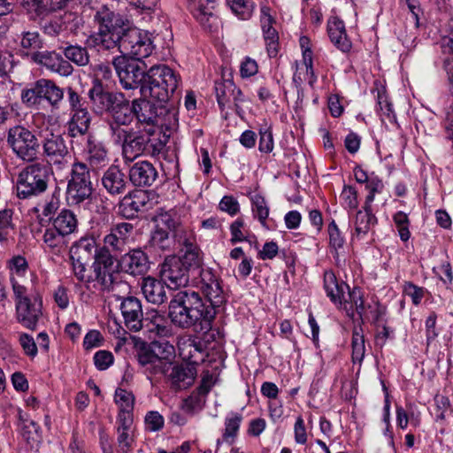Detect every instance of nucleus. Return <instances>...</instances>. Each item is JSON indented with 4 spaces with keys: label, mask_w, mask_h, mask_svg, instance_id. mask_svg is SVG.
<instances>
[{
    "label": "nucleus",
    "mask_w": 453,
    "mask_h": 453,
    "mask_svg": "<svg viewBox=\"0 0 453 453\" xmlns=\"http://www.w3.org/2000/svg\"><path fill=\"white\" fill-rule=\"evenodd\" d=\"M206 307L201 296L196 291H179L171 299L168 305V317L178 328H195L205 319V314L213 311Z\"/></svg>",
    "instance_id": "obj_1"
},
{
    "label": "nucleus",
    "mask_w": 453,
    "mask_h": 453,
    "mask_svg": "<svg viewBox=\"0 0 453 453\" xmlns=\"http://www.w3.org/2000/svg\"><path fill=\"white\" fill-rule=\"evenodd\" d=\"M98 31L89 37V42L98 50H111L128 29L129 21L105 5L98 8L94 14Z\"/></svg>",
    "instance_id": "obj_2"
},
{
    "label": "nucleus",
    "mask_w": 453,
    "mask_h": 453,
    "mask_svg": "<svg viewBox=\"0 0 453 453\" xmlns=\"http://www.w3.org/2000/svg\"><path fill=\"white\" fill-rule=\"evenodd\" d=\"M179 83L180 76L172 68L165 65H155L147 71L141 94L165 104L173 95Z\"/></svg>",
    "instance_id": "obj_3"
},
{
    "label": "nucleus",
    "mask_w": 453,
    "mask_h": 453,
    "mask_svg": "<svg viewBox=\"0 0 453 453\" xmlns=\"http://www.w3.org/2000/svg\"><path fill=\"white\" fill-rule=\"evenodd\" d=\"M167 137L164 135V140H161L153 127L134 130L121 148L123 158L126 162H133L142 155L157 157L164 152Z\"/></svg>",
    "instance_id": "obj_4"
},
{
    "label": "nucleus",
    "mask_w": 453,
    "mask_h": 453,
    "mask_svg": "<svg viewBox=\"0 0 453 453\" xmlns=\"http://www.w3.org/2000/svg\"><path fill=\"white\" fill-rule=\"evenodd\" d=\"M134 119L140 123L152 126L173 127L176 125L177 112L175 109L168 108L165 104L156 105L147 97L134 99L132 101Z\"/></svg>",
    "instance_id": "obj_5"
},
{
    "label": "nucleus",
    "mask_w": 453,
    "mask_h": 453,
    "mask_svg": "<svg viewBox=\"0 0 453 453\" xmlns=\"http://www.w3.org/2000/svg\"><path fill=\"white\" fill-rule=\"evenodd\" d=\"M48 188V174L45 165L35 163L26 166L18 175L17 196L27 199L39 196Z\"/></svg>",
    "instance_id": "obj_6"
},
{
    "label": "nucleus",
    "mask_w": 453,
    "mask_h": 453,
    "mask_svg": "<svg viewBox=\"0 0 453 453\" xmlns=\"http://www.w3.org/2000/svg\"><path fill=\"white\" fill-rule=\"evenodd\" d=\"M93 192L94 188L88 165L84 162L73 163L67 183V200L72 204L77 205L90 199Z\"/></svg>",
    "instance_id": "obj_7"
},
{
    "label": "nucleus",
    "mask_w": 453,
    "mask_h": 453,
    "mask_svg": "<svg viewBox=\"0 0 453 453\" xmlns=\"http://www.w3.org/2000/svg\"><path fill=\"white\" fill-rule=\"evenodd\" d=\"M63 96V89L48 79H39L21 91L22 103L29 107L46 100L53 108L58 109Z\"/></svg>",
    "instance_id": "obj_8"
},
{
    "label": "nucleus",
    "mask_w": 453,
    "mask_h": 453,
    "mask_svg": "<svg viewBox=\"0 0 453 453\" xmlns=\"http://www.w3.org/2000/svg\"><path fill=\"white\" fill-rule=\"evenodd\" d=\"M7 142L21 160L34 162L37 158L40 142L28 128L19 125L11 127L8 131Z\"/></svg>",
    "instance_id": "obj_9"
},
{
    "label": "nucleus",
    "mask_w": 453,
    "mask_h": 453,
    "mask_svg": "<svg viewBox=\"0 0 453 453\" xmlns=\"http://www.w3.org/2000/svg\"><path fill=\"white\" fill-rule=\"evenodd\" d=\"M115 49L121 56L128 55L129 58L142 60L152 53L154 46L148 33L129 26Z\"/></svg>",
    "instance_id": "obj_10"
},
{
    "label": "nucleus",
    "mask_w": 453,
    "mask_h": 453,
    "mask_svg": "<svg viewBox=\"0 0 453 453\" xmlns=\"http://www.w3.org/2000/svg\"><path fill=\"white\" fill-rule=\"evenodd\" d=\"M112 65L124 89L141 88L142 83L145 82L147 77L146 66L140 59L118 56L112 59Z\"/></svg>",
    "instance_id": "obj_11"
},
{
    "label": "nucleus",
    "mask_w": 453,
    "mask_h": 453,
    "mask_svg": "<svg viewBox=\"0 0 453 453\" xmlns=\"http://www.w3.org/2000/svg\"><path fill=\"white\" fill-rule=\"evenodd\" d=\"M160 277L169 288L175 289L186 287L192 276L184 267L180 257L172 256L167 257L161 265Z\"/></svg>",
    "instance_id": "obj_12"
},
{
    "label": "nucleus",
    "mask_w": 453,
    "mask_h": 453,
    "mask_svg": "<svg viewBox=\"0 0 453 453\" xmlns=\"http://www.w3.org/2000/svg\"><path fill=\"white\" fill-rule=\"evenodd\" d=\"M17 321L24 327L35 331L42 316V300L39 296L29 300L17 302L15 305Z\"/></svg>",
    "instance_id": "obj_13"
},
{
    "label": "nucleus",
    "mask_w": 453,
    "mask_h": 453,
    "mask_svg": "<svg viewBox=\"0 0 453 453\" xmlns=\"http://www.w3.org/2000/svg\"><path fill=\"white\" fill-rule=\"evenodd\" d=\"M120 272L132 276L144 275L150 269L148 255L141 249H128L117 260Z\"/></svg>",
    "instance_id": "obj_14"
},
{
    "label": "nucleus",
    "mask_w": 453,
    "mask_h": 453,
    "mask_svg": "<svg viewBox=\"0 0 453 453\" xmlns=\"http://www.w3.org/2000/svg\"><path fill=\"white\" fill-rule=\"evenodd\" d=\"M42 149L50 164L61 165L70 157L66 140L61 134H49L42 142Z\"/></svg>",
    "instance_id": "obj_15"
},
{
    "label": "nucleus",
    "mask_w": 453,
    "mask_h": 453,
    "mask_svg": "<svg viewBox=\"0 0 453 453\" xmlns=\"http://www.w3.org/2000/svg\"><path fill=\"white\" fill-rule=\"evenodd\" d=\"M150 198L143 190H134L127 194L118 203V214L127 219H133L143 211Z\"/></svg>",
    "instance_id": "obj_16"
},
{
    "label": "nucleus",
    "mask_w": 453,
    "mask_h": 453,
    "mask_svg": "<svg viewBox=\"0 0 453 453\" xmlns=\"http://www.w3.org/2000/svg\"><path fill=\"white\" fill-rule=\"evenodd\" d=\"M121 92H111L104 88L99 79H93L88 96L94 110L98 113L108 112Z\"/></svg>",
    "instance_id": "obj_17"
},
{
    "label": "nucleus",
    "mask_w": 453,
    "mask_h": 453,
    "mask_svg": "<svg viewBox=\"0 0 453 453\" xmlns=\"http://www.w3.org/2000/svg\"><path fill=\"white\" fill-rule=\"evenodd\" d=\"M135 357L148 377L167 375L165 365L153 354L147 342H142L136 345Z\"/></svg>",
    "instance_id": "obj_18"
},
{
    "label": "nucleus",
    "mask_w": 453,
    "mask_h": 453,
    "mask_svg": "<svg viewBox=\"0 0 453 453\" xmlns=\"http://www.w3.org/2000/svg\"><path fill=\"white\" fill-rule=\"evenodd\" d=\"M120 310L126 327L133 332H138L143 326V311L141 301L134 296L123 299Z\"/></svg>",
    "instance_id": "obj_19"
},
{
    "label": "nucleus",
    "mask_w": 453,
    "mask_h": 453,
    "mask_svg": "<svg viewBox=\"0 0 453 453\" xmlns=\"http://www.w3.org/2000/svg\"><path fill=\"white\" fill-rule=\"evenodd\" d=\"M180 356L190 365H198L204 360L206 349L197 336L188 335L178 341Z\"/></svg>",
    "instance_id": "obj_20"
},
{
    "label": "nucleus",
    "mask_w": 453,
    "mask_h": 453,
    "mask_svg": "<svg viewBox=\"0 0 453 453\" xmlns=\"http://www.w3.org/2000/svg\"><path fill=\"white\" fill-rule=\"evenodd\" d=\"M188 7L195 19L205 30L211 31L218 18L213 13L215 0H188Z\"/></svg>",
    "instance_id": "obj_21"
},
{
    "label": "nucleus",
    "mask_w": 453,
    "mask_h": 453,
    "mask_svg": "<svg viewBox=\"0 0 453 453\" xmlns=\"http://www.w3.org/2000/svg\"><path fill=\"white\" fill-rule=\"evenodd\" d=\"M170 373L167 379L170 381L171 388L175 390H183L191 387L196 377V368L188 365H175L171 364Z\"/></svg>",
    "instance_id": "obj_22"
},
{
    "label": "nucleus",
    "mask_w": 453,
    "mask_h": 453,
    "mask_svg": "<svg viewBox=\"0 0 453 453\" xmlns=\"http://www.w3.org/2000/svg\"><path fill=\"white\" fill-rule=\"evenodd\" d=\"M158 173L149 161L142 160L134 163L129 168L128 177L135 187H150L157 180Z\"/></svg>",
    "instance_id": "obj_23"
},
{
    "label": "nucleus",
    "mask_w": 453,
    "mask_h": 453,
    "mask_svg": "<svg viewBox=\"0 0 453 453\" xmlns=\"http://www.w3.org/2000/svg\"><path fill=\"white\" fill-rule=\"evenodd\" d=\"M88 167L93 170L100 169L109 164L108 150L102 142L89 135L84 150Z\"/></svg>",
    "instance_id": "obj_24"
},
{
    "label": "nucleus",
    "mask_w": 453,
    "mask_h": 453,
    "mask_svg": "<svg viewBox=\"0 0 453 453\" xmlns=\"http://www.w3.org/2000/svg\"><path fill=\"white\" fill-rule=\"evenodd\" d=\"M101 181L104 188L111 196L124 194L127 187V176L118 165H111L104 173Z\"/></svg>",
    "instance_id": "obj_25"
},
{
    "label": "nucleus",
    "mask_w": 453,
    "mask_h": 453,
    "mask_svg": "<svg viewBox=\"0 0 453 453\" xmlns=\"http://www.w3.org/2000/svg\"><path fill=\"white\" fill-rule=\"evenodd\" d=\"M115 256L102 246L99 247L94 257L93 269L96 280L102 285L106 286L108 280L111 282V273L109 271L116 260Z\"/></svg>",
    "instance_id": "obj_26"
},
{
    "label": "nucleus",
    "mask_w": 453,
    "mask_h": 453,
    "mask_svg": "<svg viewBox=\"0 0 453 453\" xmlns=\"http://www.w3.org/2000/svg\"><path fill=\"white\" fill-rule=\"evenodd\" d=\"M156 223L157 226L172 233L173 238L178 243L187 242V238L193 234L181 225L176 214H173L169 211L159 214L156 218Z\"/></svg>",
    "instance_id": "obj_27"
},
{
    "label": "nucleus",
    "mask_w": 453,
    "mask_h": 453,
    "mask_svg": "<svg viewBox=\"0 0 453 453\" xmlns=\"http://www.w3.org/2000/svg\"><path fill=\"white\" fill-rule=\"evenodd\" d=\"M193 234L187 238V242H179L184 246L185 251L182 257H179L184 267L194 278L197 277L198 273L202 270V257L199 248L195 244Z\"/></svg>",
    "instance_id": "obj_28"
},
{
    "label": "nucleus",
    "mask_w": 453,
    "mask_h": 453,
    "mask_svg": "<svg viewBox=\"0 0 453 453\" xmlns=\"http://www.w3.org/2000/svg\"><path fill=\"white\" fill-rule=\"evenodd\" d=\"M167 288H169L162 279L159 280L152 277H147L142 280V292L146 300L153 304L160 305L167 301Z\"/></svg>",
    "instance_id": "obj_29"
},
{
    "label": "nucleus",
    "mask_w": 453,
    "mask_h": 453,
    "mask_svg": "<svg viewBox=\"0 0 453 453\" xmlns=\"http://www.w3.org/2000/svg\"><path fill=\"white\" fill-rule=\"evenodd\" d=\"M327 33L334 45L342 52H348L351 49V42L346 34L345 25L337 17H332L327 22Z\"/></svg>",
    "instance_id": "obj_30"
},
{
    "label": "nucleus",
    "mask_w": 453,
    "mask_h": 453,
    "mask_svg": "<svg viewBox=\"0 0 453 453\" xmlns=\"http://www.w3.org/2000/svg\"><path fill=\"white\" fill-rule=\"evenodd\" d=\"M107 113L111 117L109 122L111 123L131 125L134 119L132 102L126 98L123 93L115 101Z\"/></svg>",
    "instance_id": "obj_31"
},
{
    "label": "nucleus",
    "mask_w": 453,
    "mask_h": 453,
    "mask_svg": "<svg viewBox=\"0 0 453 453\" xmlns=\"http://www.w3.org/2000/svg\"><path fill=\"white\" fill-rule=\"evenodd\" d=\"M216 311H209L205 314V319L195 327V331L199 334L198 339L207 349L208 346L223 337L219 327L213 326Z\"/></svg>",
    "instance_id": "obj_32"
},
{
    "label": "nucleus",
    "mask_w": 453,
    "mask_h": 453,
    "mask_svg": "<svg viewBox=\"0 0 453 453\" xmlns=\"http://www.w3.org/2000/svg\"><path fill=\"white\" fill-rule=\"evenodd\" d=\"M91 123V115L87 108H79L73 111L70 120L66 124L68 135L75 138L88 133Z\"/></svg>",
    "instance_id": "obj_33"
},
{
    "label": "nucleus",
    "mask_w": 453,
    "mask_h": 453,
    "mask_svg": "<svg viewBox=\"0 0 453 453\" xmlns=\"http://www.w3.org/2000/svg\"><path fill=\"white\" fill-rule=\"evenodd\" d=\"M99 247L93 237H82L70 250V256L84 261L94 259Z\"/></svg>",
    "instance_id": "obj_34"
},
{
    "label": "nucleus",
    "mask_w": 453,
    "mask_h": 453,
    "mask_svg": "<svg viewBox=\"0 0 453 453\" xmlns=\"http://www.w3.org/2000/svg\"><path fill=\"white\" fill-rule=\"evenodd\" d=\"M53 226L60 234L68 235L73 233L77 227L76 217L70 210H62L53 219Z\"/></svg>",
    "instance_id": "obj_35"
},
{
    "label": "nucleus",
    "mask_w": 453,
    "mask_h": 453,
    "mask_svg": "<svg viewBox=\"0 0 453 453\" xmlns=\"http://www.w3.org/2000/svg\"><path fill=\"white\" fill-rule=\"evenodd\" d=\"M324 287L327 296L334 303H342L344 296V288L349 289V286L344 283L339 284L333 273H326L324 277Z\"/></svg>",
    "instance_id": "obj_36"
},
{
    "label": "nucleus",
    "mask_w": 453,
    "mask_h": 453,
    "mask_svg": "<svg viewBox=\"0 0 453 453\" xmlns=\"http://www.w3.org/2000/svg\"><path fill=\"white\" fill-rule=\"evenodd\" d=\"M157 358H159L165 365V370L168 372L171 368L170 357L174 354V347L169 342L153 341L147 343Z\"/></svg>",
    "instance_id": "obj_37"
},
{
    "label": "nucleus",
    "mask_w": 453,
    "mask_h": 453,
    "mask_svg": "<svg viewBox=\"0 0 453 453\" xmlns=\"http://www.w3.org/2000/svg\"><path fill=\"white\" fill-rule=\"evenodd\" d=\"M377 222L376 217L371 212L366 211H358L355 219V234L353 236L362 237L368 234L371 226Z\"/></svg>",
    "instance_id": "obj_38"
},
{
    "label": "nucleus",
    "mask_w": 453,
    "mask_h": 453,
    "mask_svg": "<svg viewBox=\"0 0 453 453\" xmlns=\"http://www.w3.org/2000/svg\"><path fill=\"white\" fill-rule=\"evenodd\" d=\"M63 53L68 61H72L78 66H85L89 63V55L85 47L80 45H68L63 50Z\"/></svg>",
    "instance_id": "obj_39"
},
{
    "label": "nucleus",
    "mask_w": 453,
    "mask_h": 453,
    "mask_svg": "<svg viewBox=\"0 0 453 453\" xmlns=\"http://www.w3.org/2000/svg\"><path fill=\"white\" fill-rule=\"evenodd\" d=\"M201 288L207 301L210 303L206 307H212L217 312L216 309L220 307L226 302V297L220 284L218 283L213 286H201Z\"/></svg>",
    "instance_id": "obj_40"
},
{
    "label": "nucleus",
    "mask_w": 453,
    "mask_h": 453,
    "mask_svg": "<svg viewBox=\"0 0 453 453\" xmlns=\"http://www.w3.org/2000/svg\"><path fill=\"white\" fill-rule=\"evenodd\" d=\"M234 90L235 86L230 80L215 82L216 97L221 111L229 104L231 93H234Z\"/></svg>",
    "instance_id": "obj_41"
},
{
    "label": "nucleus",
    "mask_w": 453,
    "mask_h": 453,
    "mask_svg": "<svg viewBox=\"0 0 453 453\" xmlns=\"http://www.w3.org/2000/svg\"><path fill=\"white\" fill-rule=\"evenodd\" d=\"M352 361L361 363L365 357V346L362 328L355 327L352 334Z\"/></svg>",
    "instance_id": "obj_42"
},
{
    "label": "nucleus",
    "mask_w": 453,
    "mask_h": 453,
    "mask_svg": "<svg viewBox=\"0 0 453 453\" xmlns=\"http://www.w3.org/2000/svg\"><path fill=\"white\" fill-rule=\"evenodd\" d=\"M199 393H193L188 398L184 399L181 403V409L189 414H193L195 411L201 410L203 407L202 398L200 394L206 395L209 392V388L201 386Z\"/></svg>",
    "instance_id": "obj_43"
},
{
    "label": "nucleus",
    "mask_w": 453,
    "mask_h": 453,
    "mask_svg": "<svg viewBox=\"0 0 453 453\" xmlns=\"http://www.w3.org/2000/svg\"><path fill=\"white\" fill-rule=\"evenodd\" d=\"M252 211L256 218L265 225L266 219L269 216V208L266 204L265 199L259 194H255L251 196Z\"/></svg>",
    "instance_id": "obj_44"
},
{
    "label": "nucleus",
    "mask_w": 453,
    "mask_h": 453,
    "mask_svg": "<svg viewBox=\"0 0 453 453\" xmlns=\"http://www.w3.org/2000/svg\"><path fill=\"white\" fill-rule=\"evenodd\" d=\"M231 10L242 19H248L251 17L254 4L246 0H227Z\"/></svg>",
    "instance_id": "obj_45"
},
{
    "label": "nucleus",
    "mask_w": 453,
    "mask_h": 453,
    "mask_svg": "<svg viewBox=\"0 0 453 453\" xmlns=\"http://www.w3.org/2000/svg\"><path fill=\"white\" fill-rule=\"evenodd\" d=\"M241 422L242 416L239 414H234V417L226 419L223 441L230 444L234 442V438L237 436Z\"/></svg>",
    "instance_id": "obj_46"
},
{
    "label": "nucleus",
    "mask_w": 453,
    "mask_h": 453,
    "mask_svg": "<svg viewBox=\"0 0 453 453\" xmlns=\"http://www.w3.org/2000/svg\"><path fill=\"white\" fill-rule=\"evenodd\" d=\"M128 126V124H117L109 122V129L111 134L114 142L118 144H120L121 147L125 144L126 140H127L134 132L133 128L127 129L125 127Z\"/></svg>",
    "instance_id": "obj_47"
},
{
    "label": "nucleus",
    "mask_w": 453,
    "mask_h": 453,
    "mask_svg": "<svg viewBox=\"0 0 453 453\" xmlns=\"http://www.w3.org/2000/svg\"><path fill=\"white\" fill-rule=\"evenodd\" d=\"M104 248L112 252L114 255L122 254L128 250V246L126 244V241L119 239L116 234H112L111 232L104 237Z\"/></svg>",
    "instance_id": "obj_48"
},
{
    "label": "nucleus",
    "mask_w": 453,
    "mask_h": 453,
    "mask_svg": "<svg viewBox=\"0 0 453 453\" xmlns=\"http://www.w3.org/2000/svg\"><path fill=\"white\" fill-rule=\"evenodd\" d=\"M20 46L23 50H36L42 48V41L38 32H23L20 41Z\"/></svg>",
    "instance_id": "obj_49"
},
{
    "label": "nucleus",
    "mask_w": 453,
    "mask_h": 453,
    "mask_svg": "<svg viewBox=\"0 0 453 453\" xmlns=\"http://www.w3.org/2000/svg\"><path fill=\"white\" fill-rule=\"evenodd\" d=\"M115 401L119 405L120 411H132L134 397L131 392L118 388L115 393Z\"/></svg>",
    "instance_id": "obj_50"
},
{
    "label": "nucleus",
    "mask_w": 453,
    "mask_h": 453,
    "mask_svg": "<svg viewBox=\"0 0 453 453\" xmlns=\"http://www.w3.org/2000/svg\"><path fill=\"white\" fill-rule=\"evenodd\" d=\"M403 294L411 297L414 305H418L425 296L426 289L418 287L411 281H407L403 285Z\"/></svg>",
    "instance_id": "obj_51"
},
{
    "label": "nucleus",
    "mask_w": 453,
    "mask_h": 453,
    "mask_svg": "<svg viewBox=\"0 0 453 453\" xmlns=\"http://www.w3.org/2000/svg\"><path fill=\"white\" fill-rule=\"evenodd\" d=\"M70 259L72 261L73 274L77 280L82 282H89L90 277L86 274V265L90 261L78 260L77 257L72 256H70Z\"/></svg>",
    "instance_id": "obj_52"
},
{
    "label": "nucleus",
    "mask_w": 453,
    "mask_h": 453,
    "mask_svg": "<svg viewBox=\"0 0 453 453\" xmlns=\"http://www.w3.org/2000/svg\"><path fill=\"white\" fill-rule=\"evenodd\" d=\"M170 233L156 226L155 231L151 235V242L153 245L157 246L162 250L168 249L171 244L169 238Z\"/></svg>",
    "instance_id": "obj_53"
},
{
    "label": "nucleus",
    "mask_w": 453,
    "mask_h": 453,
    "mask_svg": "<svg viewBox=\"0 0 453 453\" xmlns=\"http://www.w3.org/2000/svg\"><path fill=\"white\" fill-rule=\"evenodd\" d=\"M113 360V355L108 350H99L94 356L95 365L100 371L109 368L112 365Z\"/></svg>",
    "instance_id": "obj_54"
},
{
    "label": "nucleus",
    "mask_w": 453,
    "mask_h": 453,
    "mask_svg": "<svg viewBox=\"0 0 453 453\" xmlns=\"http://www.w3.org/2000/svg\"><path fill=\"white\" fill-rule=\"evenodd\" d=\"M12 210L5 209L0 211V242L7 239L8 230L12 227Z\"/></svg>",
    "instance_id": "obj_55"
},
{
    "label": "nucleus",
    "mask_w": 453,
    "mask_h": 453,
    "mask_svg": "<svg viewBox=\"0 0 453 453\" xmlns=\"http://www.w3.org/2000/svg\"><path fill=\"white\" fill-rule=\"evenodd\" d=\"M134 228L133 224L122 222L111 226L110 232L112 234H116L119 239L126 241V244H127L130 234L133 232Z\"/></svg>",
    "instance_id": "obj_56"
},
{
    "label": "nucleus",
    "mask_w": 453,
    "mask_h": 453,
    "mask_svg": "<svg viewBox=\"0 0 453 453\" xmlns=\"http://www.w3.org/2000/svg\"><path fill=\"white\" fill-rule=\"evenodd\" d=\"M327 230L330 245L335 250L342 248L344 244V238L334 220L329 223Z\"/></svg>",
    "instance_id": "obj_57"
},
{
    "label": "nucleus",
    "mask_w": 453,
    "mask_h": 453,
    "mask_svg": "<svg viewBox=\"0 0 453 453\" xmlns=\"http://www.w3.org/2000/svg\"><path fill=\"white\" fill-rule=\"evenodd\" d=\"M219 207L222 211H226L231 216L237 214L240 211L238 201L232 196H223Z\"/></svg>",
    "instance_id": "obj_58"
},
{
    "label": "nucleus",
    "mask_w": 453,
    "mask_h": 453,
    "mask_svg": "<svg viewBox=\"0 0 453 453\" xmlns=\"http://www.w3.org/2000/svg\"><path fill=\"white\" fill-rule=\"evenodd\" d=\"M19 343L24 350V352L29 356V357H35L36 354H37V346H36V343L34 340V338L27 334V333H22L20 335H19Z\"/></svg>",
    "instance_id": "obj_59"
},
{
    "label": "nucleus",
    "mask_w": 453,
    "mask_h": 453,
    "mask_svg": "<svg viewBox=\"0 0 453 453\" xmlns=\"http://www.w3.org/2000/svg\"><path fill=\"white\" fill-rule=\"evenodd\" d=\"M104 337L97 330H90L84 337L83 346L86 349H91L102 345Z\"/></svg>",
    "instance_id": "obj_60"
},
{
    "label": "nucleus",
    "mask_w": 453,
    "mask_h": 453,
    "mask_svg": "<svg viewBox=\"0 0 453 453\" xmlns=\"http://www.w3.org/2000/svg\"><path fill=\"white\" fill-rule=\"evenodd\" d=\"M436 406V418L437 419L444 420L446 412L449 410V400L447 396L442 395H436L434 396Z\"/></svg>",
    "instance_id": "obj_61"
},
{
    "label": "nucleus",
    "mask_w": 453,
    "mask_h": 453,
    "mask_svg": "<svg viewBox=\"0 0 453 453\" xmlns=\"http://www.w3.org/2000/svg\"><path fill=\"white\" fill-rule=\"evenodd\" d=\"M145 422L150 431H158L164 426V418L157 411H150L145 417Z\"/></svg>",
    "instance_id": "obj_62"
},
{
    "label": "nucleus",
    "mask_w": 453,
    "mask_h": 453,
    "mask_svg": "<svg viewBox=\"0 0 453 453\" xmlns=\"http://www.w3.org/2000/svg\"><path fill=\"white\" fill-rule=\"evenodd\" d=\"M27 11H34L38 15L44 14V8L50 0H18Z\"/></svg>",
    "instance_id": "obj_63"
},
{
    "label": "nucleus",
    "mask_w": 453,
    "mask_h": 453,
    "mask_svg": "<svg viewBox=\"0 0 453 453\" xmlns=\"http://www.w3.org/2000/svg\"><path fill=\"white\" fill-rule=\"evenodd\" d=\"M259 150L264 153H269L273 149V134L269 129L260 130Z\"/></svg>",
    "instance_id": "obj_64"
}]
</instances>
